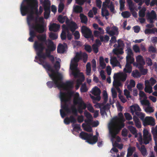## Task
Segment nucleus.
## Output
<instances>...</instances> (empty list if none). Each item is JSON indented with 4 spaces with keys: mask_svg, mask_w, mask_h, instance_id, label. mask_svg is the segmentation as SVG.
Masks as SVG:
<instances>
[{
    "mask_svg": "<svg viewBox=\"0 0 157 157\" xmlns=\"http://www.w3.org/2000/svg\"><path fill=\"white\" fill-rule=\"evenodd\" d=\"M56 49V46L54 44L53 42L51 40H49L48 48L45 50V53H44L43 51L39 58V62L38 63L42 65L44 68L48 71H53V69L50 64L48 62L45 61L44 60L48 56L51 55V52L55 50Z\"/></svg>",
    "mask_w": 157,
    "mask_h": 157,
    "instance_id": "obj_1",
    "label": "nucleus"
},
{
    "mask_svg": "<svg viewBox=\"0 0 157 157\" xmlns=\"http://www.w3.org/2000/svg\"><path fill=\"white\" fill-rule=\"evenodd\" d=\"M66 93L63 92H60V97L61 102H63L64 104L61 105V107L67 113H71V110L73 114L75 116L78 114L77 110L74 106H72L71 109L69 107L68 104L67 102L69 101L68 98L66 97Z\"/></svg>",
    "mask_w": 157,
    "mask_h": 157,
    "instance_id": "obj_2",
    "label": "nucleus"
},
{
    "mask_svg": "<svg viewBox=\"0 0 157 157\" xmlns=\"http://www.w3.org/2000/svg\"><path fill=\"white\" fill-rule=\"evenodd\" d=\"M31 26V29H30L29 32L30 37L28 40L29 41L33 42V38L36 36L35 31L39 33H42L44 32V29L43 25L39 23L36 20L35 22V24H33Z\"/></svg>",
    "mask_w": 157,
    "mask_h": 157,
    "instance_id": "obj_3",
    "label": "nucleus"
},
{
    "mask_svg": "<svg viewBox=\"0 0 157 157\" xmlns=\"http://www.w3.org/2000/svg\"><path fill=\"white\" fill-rule=\"evenodd\" d=\"M36 2V0H24L20 7V11L22 15H25L29 11V9L32 10L34 7L33 4Z\"/></svg>",
    "mask_w": 157,
    "mask_h": 157,
    "instance_id": "obj_4",
    "label": "nucleus"
},
{
    "mask_svg": "<svg viewBox=\"0 0 157 157\" xmlns=\"http://www.w3.org/2000/svg\"><path fill=\"white\" fill-rule=\"evenodd\" d=\"M73 103L75 105H78V110L80 113H82L83 110L85 109L87 107L86 104L82 98L79 96V94L78 92H76L74 95Z\"/></svg>",
    "mask_w": 157,
    "mask_h": 157,
    "instance_id": "obj_5",
    "label": "nucleus"
},
{
    "mask_svg": "<svg viewBox=\"0 0 157 157\" xmlns=\"http://www.w3.org/2000/svg\"><path fill=\"white\" fill-rule=\"evenodd\" d=\"M53 71H48L52 72L51 74H48L52 81L48 82L46 83L47 85L49 88L54 87V88L58 87V88L59 89V81L60 80L59 79L58 77L55 75V71L53 69Z\"/></svg>",
    "mask_w": 157,
    "mask_h": 157,
    "instance_id": "obj_6",
    "label": "nucleus"
},
{
    "mask_svg": "<svg viewBox=\"0 0 157 157\" xmlns=\"http://www.w3.org/2000/svg\"><path fill=\"white\" fill-rule=\"evenodd\" d=\"M80 137L82 139L86 140L89 144H93L98 141L97 137L95 135L93 136L92 134H89L84 132H82L79 134Z\"/></svg>",
    "mask_w": 157,
    "mask_h": 157,
    "instance_id": "obj_7",
    "label": "nucleus"
},
{
    "mask_svg": "<svg viewBox=\"0 0 157 157\" xmlns=\"http://www.w3.org/2000/svg\"><path fill=\"white\" fill-rule=\"evenodd\" d=\"M124 124L123 123H121L118 127L116 126V124L114 123H112L109 126V133L112 137L115 138L117 135L118 133L120 130L124 126Z\"/></svg>",
    "mask_w": 157,
    "mask_h": 157,
    "instance_id": "obj_8",
    "label": "nucleus"
},
{
    "mask_svg": "<svg viewBox=\"0 0 157 157\" xmlns=\"http://www.w3.org/2000/svg\"><path fill=\"white\" fill-rule=\"evenodd\" d=\"M33 47L38 56V57L36 56L35 58L37 59L38 58H39L42 54L45 48V47L43 43H41L39 41H35Z\"/></svg>",
    "mask_w": 157,
    "mask_h": 157,
    "instance_id": "obj_9",
    "label": "nucleus"
},
{
    "mask_svg": "<svg viewBox=\"0 0 157 157\" xmlns=\"http://www.w3.org/2000/svg\"><path fill=\"white\" fill-rule=\"evenodd\" d=\"M88 58V55L86 53H82L81 52H77L74 57V60L76 62H78L80 60L82 59L83 62L85 63L87 61Z\"/></svg>",
    "mask_w": 157,
    "mask_h": 157,
    "instance_id": "obj_10",
    "label": "nucleus"
},
{
    "mask_svg": "<svg viewBox=\"0 0 157 157\" xmlns=\"http://www.w3.org/2000/svg\"><path fill=\"white\" fill-rule=\"evenodd\" d=\"M82 33L83 36L86 38H91L93 40L94 38L91 30L86 26H83L81 29Z\"/></svg>",
    "mask_w": 157,
    "mask_h": 157,
    "instance_id": "obj_11",
    "label": "nucleus"
},
{
    "mask_svg": "<svg viewBox=\"0 0 157 157\" xmlns=\"http://www.w3.org/2000/svg\"><path fill=\"white\" fill-rule=\"evenodd\" d=\"M59 81V89L62 88L64 90H67L73 88V83L72 82L68 81L64 83L62 80Z\"/></svg>",
    "mask_w": 157,
    "mask_h": 157,
    "instance_id": "obj_12",
    "label": "nucleus"
},
{
    "mask_svg": "<svg viewBox=\"0 0 157 157\" xmlns=\"http://www.w3.org/2000/svg\"><path fill=\"white\" fill-rule=\"evenodd\" d=\"M143 136L144 143L145 144H148L151 140V135L148 131L144 129L143 131Z\"/></svg>",
    "mask_w": 157,
    "mask_h": 157,
    "instance_id": "obj_13",
    "label": "nucleus"
},
{
    "mask_svg": "<svg viewBox=\"0 0 157 157\" xmlns=\"http://www.w3.org/2000/svg\"><path fill=\"white\" fill-rule=\"evenodd\" d=\"M99 38L100 39V40L98 39H96L95 40V44H97V46H99L101 45V42H104L105 43H107L108 42L109 40V36L107 35H105L104 36L102 35H100L99 36Z\"/></svg>",
    "mask_w": 157,
    "mask_h": 157,
    "instance_id": "obj_14",
    "label": "nucleus"
},
{
    "mask_svg": "<svg viewBox=\"0 0 157 157\" xmlns=\"http://www.w3.org/2000/svg\"><path fill=\"white\" fill-rule=\"evenodd\" d=\"M144 126L150 125L153 126L155 125V122L154 119L151 117H146L143 122Z\"/></svg>",
    "mask_w": 157,
    "mask_h": 157,
    "instance_id": "obj_15",
    "label": "nucleus"
},
{
    "mask_svg": "<svg viewBox=\"0 0 157 157\" xmlns=\"http://www.w3.org/2000/svg\"><path fill=\"white\" fill-rule=\"evenodd\" d=\"M72 74L75 78L80 77V78L77 80V84L78 85H81L82 82H83L85 80V77L82 73H78L77 72L73 71L72 72Z\"/></svg>",
    "mask_w": 157,
    "mask_h": 157,
    "instance_id": "obj_16",
    "label": "nucleus"
},
{
    "mask_svg": "<svg viewBox=\"0 0 157 157\" xmlns=\"http://www.w3.org/2000/svg\"><path fill=\"white\" fill-rule=\"evenodd\" d=\"M131 112L132 115L136 114V112H141V110L139 105L137 104H134L129 107Z\"/></svg>",
    "mask_w": 157,
    "mask_h": 157,
    "instance_id": "obj_17",
    "label": "nucleus"
},
{
    "mask_svg": "<svg viewBox=\"0 0 157 157\" xmlns=\"http://www.w3.org/2000/svg\"><path fill=\"white\" fill-rule=\"evenodd\" d=\"M37 4H38V2L37 1L36 3L33 4V5H34V8L32 10L31 9H29V11L28 12H27L26 13V14L24 15V16H25L27 14L29 13L30 12H31V13L27 16V22H28V23L29 25H30L31 21L33 20L34 17H33V10L34 9V8H35V5ZM21 14L22 15V16H24V15H22V13H21Z\"/></svg>",
    "mask_w": 157,
    "mask_h": 157,
    "instance_id": "obj_18",
    "label": "nucleus"
},
{
    "mask_svg": "<svg viewBox=\"0 0 157 157\" xmlns=\"http://www.w3.org/2000/svg\"><path fill=\"white\" fill-rule=\"evenodd\" d=\"M114 75L117 78L123 82H124L127 79V75L125 72H119L114 74Z\"/></svg>",
    "mask_w": 157,
    "mask_h": 157,
    "instance_id": "obj_19",
    "label": "nucleus"
},
{
    "mask_svg": "<svg viewBox=\"0 0 157 157\" xmlns=\"http://www.w3.org/2000/svg\"><path fill=\"white\" fill-rule=\"evenodd\" d=\"M54 67L55 68L56 71H55V75H57V76L58 78L60 80H62V76L58 72V71L60 68V64L59 62L56 61L54 65Z\"/></svg>",
    "mask_w": 157,
    "mask_h": 157,
    "instance_id": "obj_20",
    "label": "nucleus"
},
{
    "mask_svg": "<svg viewBox=\"0 0 157 157\" xmlns=\"http://www.w3.org/2000/svg\"><path fill=\"white\" fill-rule=\"evenodd\" d=\"M146 16L149 19L150 22L151 24L153 23V19L156 17V14L154 10H152L151 13H147Z\"/></svg>",
    "mask_w": 157,
    "mask_h": 157,
    "instance_id": "obj_21",
    "label": "nucleus"
},
{
    "mask_svg": "<svg viewBox=\"0 0 157 157\" xmlns=\"http://www.w3.org/2000/svg\"><path fill=\"white\" fill-rule=\"evenodd\" d=\"M114 80L113 82V86L118 90H120L119 86H121L122 85L120 82V81L118 79L116 78V76L115 75L113 76Z\"/></svg>",
    "mask_w": 157,
    "mask_h": 157,
    "instance_id": "obj_22",
    "label": "nucleus"
},
{
    "mask_svg": "<svg viewBox=\"0 0 157 157\" xmlns=\"http://www.w3.org/2000/svg\"><path fill=\"white\" fill-rule=\"evenodd\" d=\"M44 12L50 13V2L48 0H44L43 2Z\"/></svg>",
    "mask_w": 157,
    "mask_h": 157,
    "instance_id": "obj_23",
    "label": "nucleus"
},
{
    "mask_svg": "<svg viewBox=\"0 0 157 157\" xmlns=\"http://www.w3.org/2000/svg\"><path fill=\"white\" fill-rule=\"evenodd\" d=\"M110 63L113 67L120 66L121 67L120 63L115 57L111 58L110 60Z\"/></svg>",
    "mask_w": 157,
    "mask_h": 157,
    "instance_id": "obj_24",
    "label": "nucleus"
},
{
    "mask_svg": "<svg viewBox=\"0 0 157 157\" xmlns=\"http://www.w3.org/2000/svg\"><path fill=\"white\" fill-rule=\"evenodd\" d=\"M137 62V66L144 65L145 64V62L144 60L143 57L141 55L138 56L136 58Z\"/></svg>",
    "mask_w": 157,
    "mask_h": 157,
    "instance_id": "obj_25",
    "label": "nucleus"
},
{
    "mask_svg": "<svg viewBox=\"0 0 157 157\" xmlns=\"http://www.w3.org/2000/svg\"><path fill=\"white\" fill-rule=\"evenodd\" d=\"M60 27V25L56 23H53L51 24L49 27V29L50 31L54 32H57Z\"/></svg>",
    "mask_w": 157,
    "mask_h": 157,
    "instance_id": "obj_26",
    "label": "nucleus"
},
{
    "mask_svg": "<svg viewBox=\"0 0 157 157\" xmlns=\"http://www.w3.org/2000/svg\"><path fill=\"white\" fill-rule=\"evenodd\" d=\"M68 27L69 29L72 33L74 32L77 28V24L75 22L73 21L71 22L70 24H69V26Z\"/></svg>",
    "mask_w": 157,
    "mask_h": 157,
    "instance_id": "obj_27",
    "label": "nucleus"
},
{
    "mask_svg": "<svg viewBox=\"0 0 157 157\" xmlns=\"http://www.w3.org/2000/svg\"><path fill=\"white\" fill-rule=\"evenodd\" d=\"M37 38L39 40V41L41 43H44L46 42V36L45 34H42V35H39L36 36Z\"/></svg>",
    "mask_w": 157,
    "mask_h": 157,
    "instance_id": "obj_28",
    "label": "nucleus"
},
{
    "mask_svg": "<svg viewBox=\"0 0 157 157\" xmlns=\"http://www.w3.org/2000/svg\"><path fill=\"white\" fill-rule=\"evenodd\" d=\"M73 61L74 62L72 63L71 60L70 66V69L73 71L72 72L75 71V70H77L78 66V62H76L74 60V58L73 59Z\"/></svg>",
    "mask_w": 157,
    "mask_h": 157,
    "instance_id": "obj_29",
    "label": "nucleus"
},
{
    "mask_svg": "<svg viewBox=\"0 0 157 157\" xmlns=\"http://www.w3.org/2000/svg\"><path fill=\"white\" fill-rule=\"evenodd\" d=\"M157 81L153 77H151L149 80H146L145 82V84H147L149 85H150L152 86L155 84Z\"/></svg>",
    "mask_w": 157,
    "mask_h": 157,
    "instance_id": "obj_30",
    "label": "nucleus"
},
{
    "mask_svg": "<svg viewBox=\"0 0 157 157\" xmlns=\"http://www.w3.org/2000/svg\"><path fill=\"white\" fill-rule=\"evenodd\" d=\"M135 150V147H129L128 149V152L126 155L127 157H129L131 156Z\"/></svg>",
    "mask_w": 157,
    "mask_h": 157,
    "instance_id": "obj_31",
    "label": "nucleus"
},
{
    "mask_svg": "<svg viewBox=\"0 0 157 157\" xmlns=\"http://www.w3.org/2000/svg\"><path fill=\"white\" fill-rule=\"evenodd\" d=\"M132 67L131 64H126L125 67L124 69V71L125 73H130L132 72Z\"/></svg>",
    "mask_w": 157,
    "mask_h": 157,
    "instance_id": "obj_32",
    "label": "nucleus"
},
{
    "mask_svg": "<svg viewBox=\"0 0 157 157\" xmlns=\"http://www.w3.org/2000/svg\"><path fill=\"white\" fill-rule=\"evenodd\" d=\"M145 84V88H144L145 91L147 93L149 94L151 93L152 91V88L151 86L150 85H148L147 84Z\"/></svg>",
    "mask_w": 157,
    "mask_h": 157,
    "instance_id": "obj_33",
    "label": "nucleus"
},
{
    "mask_svg": "<svg viewBox=\"0 0 157 157\" xmlns=\"http://www.w3.org/2000/svg\"><path fill=\"white\" fill-rule=\"evenodd\" d=\"M113 53L117 56L118 57V55L122 54L124 53V52L122 48H115L113 50Z\"/></svg>",
    "mask_w": 157,
    "mask_h": 157,
    "instance_id": "obj_34",
    "label": "nucleus"
},
{
    "mask_svg": "<svg viewBox=\"0 0 157 157\" xmlns=\"http://www.w3.org/2000/svg\"><path fill=\"white\" fill-rule=\"evenodd\" d=\"M101 91L98 87L95 86L93 89L92 94L94 95H100Z\"/></svg>",
    "mask_w": 157,
    "mask_h": 157,
    "instance_id": "obj_35",
    "label": "nucleus"
},
{
    "mask_svg": "<svg viewBox=\"0 0 157 157\" xmlns=\"http://www.w3.org/2000/svg\"><path fill=\"white\" fill-rule=\"evenodd\" d=\"M80 17L81 23L84 24L87 23L88 21V18L83 13H81Z\"/></svg>",
    "mask_w": 157,
    "mask_h": 157,
    "instance_id": "obj_36",
    "label": "nucleus"
},
{
    "mask_svg": "<svg viewBox=\"0 0 157 157\" xmlns=\"http://www.w3.org/2000/svg\"><path fill=\"white\" fill-rule=\"evenodd\" d=\"M126 64H131L134 62V59L133 56L126 57Z\"/></svg>",
    "mask_w": 157,
    "mask_h": 157,
    "instance_id": "obj_37",
    "label": "nucleus"
},
{
    "mask_svg": "<svg viewBox=\"0 0 157 157\" xmlns=\"http://www.w3.org/2000/svg\"><path fill=\"white\" fill-rule=\"evenodd\" d=\"M91 71V64L90 62H88L86 65V73L87 75H90Z\"/></svg>",
    "mask_w": 157,
    "mask_h": 157,
    "instance_id": "obj_38",
    "label": "nucleus"
},
{
    "mask_svg": "<svg viewBox=\"0 0 157 157\" xmlns=\"http://www.w3.org/2000/svg\"><path fill=\"white\" fill-rule=\"evenodd\" d=\"M132 76L136 78L140 77L141 75L137 70L133 71L132 73Z\"/></svg>",
    "mask_w": 157,
    "mask_h": 157,
    "instance_id": "obj_39",
    "label": "nucleus"
},
{
    "mask_svg": "<svg viewBox=\"0 0 157 157\" xmlns=\"http://www.w3.org/2000/svg\"><path fill=\"white\" fill-rule=\"evenodd\" d=\"M129 129L132 134L135 135V137H137V135L136 128L132 126H130L129 127Z\"/></svg>",
    "mask_w": 157,
    "mask_h": 157,
    "instance_id": "obj_40",
    "label": "nucleus"
},
{
    "mask_svg": "<svg viewBox=\"0 0 157 157\" xmlns=\"http://www.w3.org/2000/svg\"><path fill=\"white\" fill-rule=\"evenodd\" d=\"M76 3L82 6L85 2H86L88 4L91 3V0H75Z\"/></svg>",
    "mask_w": 157,
    "mask_h": 157,
    "instance_id": "obj_41",
    "label": "nucleus"
},
{
    "mask_svg": "<svg viewBox=\"0 0 157 157\" xmlns=\"http://www.w3.org/2000/svg\"><path fill=\"white\" fill-rule=\"evenodd\" d=\"M138 68L142 75H145L147 74V70L146 69H144L143 68V65L139 66Z\"/></svg>",
    "mask_w": 157,
    "mask_h": 157,
    "instance_id": "obj_42",
    "label": "nucleus"
},
{
    "mask_svg": "<svg viewBox=\"0 0 157 157\" xmlns=\"http://www.w3.org/2000/svg\"><path fill=\"white\" fill-rule=\"evenodd\" d=\"M66 18H67V16H63V15H60L58 16L57 20L60 23L63 24L64 22L65 19Z\"/></svg>",
    "mask_w": 157,
    "mask_h": 157,
    "instance_id": "obj_43",
    "label": "nucleus"
},
{
    "mask_svg": "<svg viewBox=\"0 0 157 157\" xmlns=\"http://www.w3.org/2000/svg\"><path fill=\"white\" fill-rule=\"evenodd\" d=\"M82 126L84 128V130L86 131L91 132L92 131V128L90 125H86L83 123L82 124Z\"/></svg>",
    "mask_w": 157,
    "mask_h": 157,
    "instance_id": "obj_44",
    "label": "nucleus"
},
{
    "mask_svg": "<svg viewBox=\"0 0 157 157\" xmlns=\"http://www.w3.org/2000/svg\"><path fill=\"white\" fill-rule=\"evenodd\" d=\"M140 150L143 156H145L147 155V150L144 146L141 147Z\"/></svg>",
    "mask_w": 157,
    "mask_h": 157,
    "instance_id": "obj_45",
    "label": "nucleus"
},
{
    "mask_svg": "<svg viewBox=\"0 0 157 157\" xmlns=\"http://www.w3.org/2000/svg\"><path fill=\"white\" fill-rule=\"evenodd\" d=\"M139 117L143 122L144 120L145 114L140 112H136V115Z\"/></svg>",
    "mask_w": 157,
    "mask_h": 157,
    "instance_id": "obj_46",
    "label": "nucleus"
},
{
    "mask_svg": "<svg viewBox=\"0 0 157 157\" xmlns=\"http://www.w3.org/2000/svg\"><path fill=\"white\" fill-rule=\"evenodd\" d=\"M125 51L127 54L126 56H133V54L132 50L130 47L127 48Z\"/></svg>",
    "mask_w": 157,
    "mask_h": 157,
    "instance_id": "obj_47",
    "label": "nucleus"
},
{
    "mask_svg": "<svg viewBox=\"0 0 157 157\" xmlns=\"http://www.w3.org/2000/svg\"><path fill=\"white\" fill-rule=\"evenodd\" d=\"M146 9L145 8H142L140 10L139 12V15L140 17H144L145 16V12Z\"/></svg>",
    "mask_w": 157,
    "mask_h": 157,
    "instance_id": "obj_48",
    "label": "nucleus"
},
{
    "mask_svg": "<svg viewBox=\"0 0 157 157\" xmlns=\"http://www.w3.org/2000/svg\"><path fill=\"white\" fill-rule=\"evenodd\" d=\"M65 120H69L70 122L73 124L75 123L76 122V119L75 117L72 115L70 116L69 117H66Z\"/></svg>",
    "mask_w": 157,
    "mask_h": 157,
    "instance_id": "obj_49",
    "label": "nucleus"
},
{
    "mask_svg": "<svg viewBox=\"0 0 157 157\" xmlns=\"http://www.w3.org/2000/svg\"><path fill=\"white\" fill-rule=\"evenodd\" d=\"M103 97L104 98L103 103L105 104L108 99V94L106 91L104 90L103 91Z\"/></svg>",
    "mask_w": 157,
    "mask_h": 157,
    "instance_id": "obj_50",
    "label": "nucleus"
},
{
    "mask_svg": "<svg viewBox=\"0 0 157 157\" xmlns=\"http://www.w3.org/2000/svg\"><path fill=\"white\" fill-rule=\"evenodd\" d=\"M98 105L100 108V113L101 115H103L106 113L105 110L106 109L105 108V106H103V107L101 108V106L102 105V104L98 103Z\"/></svg>",
    "mask_w": 157,
    "mask_h": 157,
    "instance_id": "obj_51",
    "label": "nucleus"
},
{
    "mask_svg": "<svg viewBox=\"0 0 157 157\" xmlns=\"http://www.w3.org/2000/svg\"><path fill=\"white\" fill-rule=\"evenodd\" d=\"M49 37L52 40H55L57 38L58 36L56 33L51 32L49 34Z\"/></svg>",
    "mask_w": 157,
    "mask_h": 157,
    "instance_id": "obj_52",
    "label": "nucleus"
},
{
    "mask_svg": "<svg viewBox=\"0 0 157 157\" xmlns=\"http://www.w3.org/2000/svg\"><path fill=\"white\" fill-rule=\"evenodd\" d=\"M144 33L146 34H154L155 33V31L153 29H147L145 30Z\"/></svg>",
    "mask_w": 157,
    "mask_h": 157,
    "instance_id": "obj_53",
    "label": "nucleus"
},
{
    "mask_svg": "<svg viewBox=\"0 0 157 157\" xmlns=\"http://www.w3.org/2000/svg\"><path fill=\"white\" fill-rule=\"evenodd\" d=\"M121 15L124 18H128L130 16V13L127 11L122 12L121 13Z\"/></svg>",
    "mask_w": 157,
    "mask_h": 157,
    "instance_id": "obj_54",
    "label": "nucleus"
},
{
    "mask_svg": "<svg viewBox=\"0 0 157 157\" xmlns=\"http://www.w3.org/2000/svg\"><path fill=\"white\" fill-rule=\"evenodd\" d=\"M75 11L76 13H80L82 11V8L81 6H76L74 8Z\"/></svg>",
    "mask_w": 157,
    "mask_h": 157,
    "instance_id": "obj_55",
    "label": "nucleus"
},
{
    "mask_svg": "<svg viewBox=\"0 0 157 157\" xmlns=\"http://www.w3.org/2000/svg\"><path fill=\"white\" fill-rule=\"evenodd\" d=\"M84 49L88 53L91 52L92 50L91 46L88 44H85V45Z\"/></svg>",
    "mask_w": 157,
    "mask_h": 157,
    "instance_id": "obj_56",
    "label": "nucleus"
},
{
    "mask_svg": "<svg viewBox=\"0 0 157 157\" xmlns=\"http://www.w3.org/2000/svg\"><path fill=\"white\" fill-rule=\"evenodd\" d=\"M80 90L82 92H86L87 91L88 89L86 84H84L82 85L80 88Z\"/></svg>",
    "mask_w": 157,
    "mask_h": 157,
    "instance_id": "obj_57",
    "label": "nucleus"
},
{
    "mask_svg": "<svg viewBox=\"0 0 157 157\" xmlns=\"http://www.w3.org/2000/svg\"><path fill=\"white\" fill-rule=\"evenodd\" d=\"M127 2L128 4L129 8L131 11L133 10L134 9L133 8V4L132 0H127Z\"/></svg>",
    "mask_w": 157,
    "mask_h": 157,
    "instance_id": "obj_58",
    "label": "nucleus"
},
{
    "mask_svg": "<svg viewBox=\"0 0 157 157\" xmlns=\"http://www.w3.org/2000/svg\"><path fill=\"white\" fill-rule=\"evenodd\" d=\"M119 2L120 4V9L121 11H122L124 10L125 2L122 0H120Z\"/></svg>",
    "mask_w": 157,
    "mask_h": 157,
    "instance_id": "obj_59",
    "label": "nucleus"
},
{
    "mask_svg": "<svg viewBox=\"0 0 157 157\" xmlns=\"http://www.w3.org/2000/svg\"><path fill=\"white\" fill-rule=\"evenodd\" d=\"M109 5V4H107L105 2H104L103 3L102 7L101 9V15L103 17L104 15H103V11L104 10H105V9H106V7H107Z\"/></svg>",
    "mask_w": 157,
    "mask_h": 157,
    "instance_id": "obj_60",
    "label": "nucleus"
},
{
    "mask_svg": "<svg viewBox=\"0 0 157 157\" xmlns=\"http://www.w3.org/2000/svg\"><path fill=\"white\" fill-rule=\"evenodd\" d=\"M145 111L147 113H151L153 112L154 109H153L152 107L149 106H147L145 109Z\"/></svg>",
    "mask_w": 157,
    "mask_h": 157,
    "instance_id": "obj_61",
    "label": "nucleus"
},
{
    "mask_svg": "<svg viewBox=\"0 0 157 157\" xmlns=\"http://www.w3.org/2000/svg\"><path fill=\"white\" fill-rule=\"evenodd\" d=\"M61 39L62 40H65L67 38V35L66 32L64 30H63L60 35Z\"/></svg>",
    "mask_w": 157,
    "mask_h": 157,
    "instance_id": "obj_62",
    "label": "nucleus"
},
{
    "mask_svg": "<svg viewBox=\"0 0 157 157\" xmlns=\"http://www.w3.org/2000/svg\"><path fill=\"white\" fill-rule=\"evenodd\" d=\"M64 7V5L63 4L60 3L59 5L58 9V12L59 13H61L63 10Z\"/></svg>",
    "mask_w": 157,
    "mask_h": 157,
    "instance_id": "obj_63",
    "label": "nucleus"
},
{
    "mask_svg": "<svg viewBox=\"0 0 157 157\" xmlns=\"http://www.w3.org/2000/svg\"><path fill=\"white\" fill-rule=\"evenodd\" d=\"M73 35L74 36V39L75 40H77L79 39L80 35L78 31H75Z\"/></svg>",
    "mask_w": 157,
    "mask_h": 157,
    "instance_id": "obj_64",
    "label": "nucleus"
}]
</instances>
